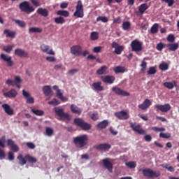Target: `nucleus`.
<instances>
[{"label": "nucleus", "mask_w": 179, "mask_h": 179, "mask_svg": "<svg viewBox=\"0 0 179 179\" xmlns=\"http://www.w3.org/2000/svg\"><path fill=\"white\" fill-rule=\"evenodd\" d=\"M90 38L92 41H96V40H99V32L93 31L90 34Z\"/></svg>", "instance_id": "nucleus-40"}, {"label": "nucleus", "mask_w": 179, "mask_h": 179, "mask_svg": "<svg viewBox=\"0 0 179 179\" xmlns=\"http://www.w3.org/2000/svg\"><path fill=\"white\" fill-rule=\"evenodd\" d=\"M113 71L115 73H124V72H126L127 69H125V67L117 66L113 69Z\"/></svg>", "instance_id": "nucleus-31"}, {"label": "nucleus", "mask_w": 179, "mask_h": 179, "mask_svg": "<svg viewBox=\"0 0 179 179\" xmlns=\"http://www.w3.org/2000/svg\"><path fill=\"white\" fill-rule=\"evenodd\" d=\"M22 83V78L20 77H15V80L8 79L6 81V85L8 86H17L18 89H20V83Z\"/></svg>", "instance_id": "nucleus-7"}, {"label": "nucleus", "mask_w": 179, "mask_h": 179, "mask_svg": "<svg viewBox=\"0 0 179 179\" xmlns=\"http://www.w3.org/2000/svg\"><path fill=\"white\" fill-rule=\"evenodd\" d=\"M31 111L36 115H40V116L41 115H44V111H43L41 110H34V109H32Z\"/></svg>", "instance_id": "nucleus-50"}, {"label": "nucleus", "mask_w": 179, "mask_h": 179, "mask_svg": "<svg viewBox=\"0 0 179 179\" xmlns=\"http://www.w3.org/2000/svg\"><path fill=\"white\" fill-rule=\"evenodd\" d=\"M45 59L48 62H55L57 61V59L52 56H48L45 57Z\"/></svg>", "instance_id": "nucleus-57"}, {"label": "nucleus", "mask_w": 179, "mask_h": 179, "mask_svg": "<svg viewBox=\"0 0 179 179\" xmlns=\"http://www.w3.org/2000/svg\"><path fill=\"white\" fill-rule=\"evenodd\" d=\"M148 9H149V6L146 3H144L139 6L138 12L141 13V15H143L145 11L148 10Z\"/></svg>", "instance_id": "nucleus-30"}, {"label": "nucleus", "mask_w": 179, "mask_h": 179, "mask_svg": "<svg viewBox=\"0 0 179 179\" xmlns=\"http://www.w3.org/2000/svg\"><path fill=\"white\" fill-rule=\"evenodd\" d=\"M162 2H165L166 3H168V6H173L174 5V0H162Z\"/></svg>", "instance_id": "nucleus-61"}, {"label": "nucleus", "mask_w": 179, "mask_h": 179, "mask_svg": "<svg viewBox=\"0 0 179 179\" xmlns=\"http://www.w3.org/2000/svg\"><path fill=\"white\" fill-rule=\"evenodd\" d=\"M25 159L29 162V163H36L37 159L34 158V157H31L29 155H25Z\"/></svg>", "instance_id": "nucleus-43"}, {"label": "nucleus", "mask_w": 179, "mask_h": 179, "mask_svg": "<svg viewBox=\"0 0 179 179\" xmlns=\"http://www.w3.org/2000/svg\"><path fill=\"white\" fill-rule=\"evenodd\" d=\"M141 71H146V66H148V63L145 61H143L141 64Z\"/></svg>", "instance_id": "nucleus-62"}, {"label": "nucleus", "mask_w": 179, "mask_h": 179, "mask_svg": "<svg viewBox=\"0 0 179 179\" xmlns=\"http://www.w3.org/2000/svg\"><path fill=\"white\" fill-rule=\"evenodd\" d=\"M71 54L80 57L82 55V47L79 45H73L70 49Z\"/></svg>", "instance_id": "nucleus-11"}, {"label": "nucleus", "mask_w": 179, "mask_h": 179, "mask_svg": "<svg viewBox=\"0 0 179 179\" xmlns=\"http://www.w3.org/2000/svg\"><path fill=\"white\" fill-rule=\"evenodd\" d=\"M73 16L75 17H83L85 16V13L83 11V3H82V1L79 0L77 2V5L76 6V11L73 13Z\"/></svg>", "instance_id": "nucleus-2"}, {"label": "nucleus", "mask_w": 179, "mask_h": 179, "mask_svg": "<svg viewBox=\"0 0 179 179\" xmlns=\"http://www.w3.org/2000/svg\"><path fill=\"white\" fill-rule=\"evenodd\" d=\"M4 34L6 35L7 37H15V32L10 31L8 29L4 30Z\"/></svg>", "instance_id": "nucleus-48"}, {"label": "nucleus", "mask_w": 179, "mask_h": 179, "mask_svg": "<svg viewBox=\"0 0 179 179\" xmlns=\"http://www.w3.org/2000/svg\"><path fill=\"white\" fill-rule=\"evenodd\" d=\"M102 50H103L102 46H96L93 48L92 51H93V52H95L97 54L99 52H101Z\"/></svg>", "instance_id": "nucleus-54"}, {"label": "nucleus", "mask_w": 179, "mask_h": 179, "mask_svg": "<svg viewBox=\"0 0 179 179\" xmlns=\"http://www.w3.org/2000/svg\"><path fill=\"white\" fill-rule=\"evenodd\" d=\"M96 149L99 150H108V149H111V145L108 143L99 144L96 145Z\"/></svg>", "instance_id": "nucleus-29"}, {"label": "nucleus", "mask_w": 179, "mask_h": 179, "mask_svg": "<svg viewBox=\"0 0 179 179\" xmlns=\"http://www.w3.org/2000/svg\"><path fill=\"white\" fill-rule=\"evenodd\" d=\"M131 47L132 51L139 52V51H142V42L136 39L131 42Z\"/></svg>", "instance_id": "nucleus-9"}, {"label": "nucleus", "mask_w": 179, "mask_h": 179, "mask_svg": "<svg viewBox=\"0 0 179 179\" xmlns=\"http://www.w3.org/2000/svg\"><path fill=\"white\" fill-rule=\"evenodd\" d=\"M165 47H166V44L163 43H159L157 45V50L158 51H162V50H163V48H164Z\"/></svg>", "instance_id": "nucleus-55"}, {"label": "nucleus", "mask_w": 179, "mask_h": 179, "mask_svg": "<svg viewBox=\"0 0 179 179\" xmlns=\"http://www.w3.org/2000/svg\"><path fill=\"white\" fill-rule=\"evenodd\" d=\"M155 107L157 110L162 111V113H167V111H170V110H171V106L169 103H166L164 105L157 104Z\"/></svg>", "instance_id": "nucleus-14"}, {"label": "nucleus", "mask_w": 179, "mask_h": 179, "mask_svg": "<svg viewBox=\"0 0 179 179\" xmlns=\"http://www.w3.org/2000/svg\"><path fill=\"white\" fill-rule=\"evenodd\" d=\"M37 13L38 15L44 16V17H47V16H48V10L45 8H38Z\"/></svg>", "instance_id": "nucleus-35"}, {"label": "nucleus", "mask_w": 179, "mask_h": 179, "mask_svg": "<svg viewBox=\"0 0 179 179\" xmlns=\"http://www.w3.org/2000/svg\"><path fill=\"white\" fill-rule=\"evenodd\" d=\"M43 92L45 94V96H48L49 97H51L52 94H54V92H52V90L51 89V86L50 85H45L43 87Z\"/></svg>", "instance_id": "nucleus-23"}, {"label": "nucleus", "mask_w": 179, "mask_h": 179, "mask_svg": "<svg viewBox=\"0 0 179 179\" xmlns=\"http://www.w3.org/2000/svg\"><path fill=\"white\" fill-rule=\"evenodd\" d=\"M167 47L169 51H177L178 50V43H170L167 45Z\"/></svg>", "instance_id": "nucleus-32"}, {"label": "nucleus", "mask_w": 179, "mask_h": 179, "mask_svg": "<svg viewBox=\"0 0 179 179\" xmlns=\"http://www.w3.org/2000/svg\"><path fill=\"white\" fill-rule=\"evenodd\" d=\"M143 174L148 178H153L155 177H159V176H160V172L154 171L150 169H145L143 170Z\"/></svg>", "instance_id": "nucleus-4"}, {"label": "nucleus", "mask_w": 179, "mask_h": 179, "mask_svg": "<svg viewBox=\"0 0 179 179\" xmlns=\"http://www.w3.org/2000/svg\"><path fill=\"white\" fill-rule=\"evenodd\" d=\"M8 146H10L11 150L13 152H19V146L15 144V142L10 139L8 140Z\"/></svg>", "instance_id": "nucleus-26"}, {"label": "nucleus", "mask_w": 179, "mask_h": 179, "mask_svg": "<svg viewBox=\"0 0 179 179\" xmlns=\"http://www.w3.org/2000/svg\"><path fill=\"white\" fill-rule=\"evenodd\" d=\"M151 106L152 101H150V99H146L141 104L138 105V108H141V110H148Z\"/></svg>", "instance_id": "nucleus-19"}, {"label": "nucleus", "mask_w": 179, "mask_h": 179, "mask_svg": "<svg viewBox=\"0 0 179 179\" xmlns=\"http://www.w3.org/2000/svg\"><path fill=\"white\" fill-rule=\"evenodd\" d=\"M41 50L42 52H45V54H48V55H55V52L48 45H46V44L41 45Z\"/></svg>", "instance_id": "nucleus-10"}, {"label": "nucleus", "mask_w": 179, "mask_h": 179, "mask_svg": "<svg viewBox=\"0 0 179 179\" xmlns=\"http://www.w3.org/2000/svg\"><path fill=\"white\" fill-rule=\"evenodd\" d=\"M53 89L54 90H55L56 96L57 97H58V99H59L60 100H62V101H64V102L68 101V98H66V96H64V94L62 93V91L59 90L58 86L54 85Z\"/></svg>", "instance_id": "nucleus-13"}, {"label": "nucleus", "mask_w": 179, "mask_h": 179, "mask_svg": "<svg viewBox=\"0 0 179 179\" xmlns=\"http://www.w3.org/2000/svg\"><path fill=\"white\" fill-rule=\"evenodd\" d=\"M150 31L153 34H155V33H157V31H159V24H154L153 26L151 27Z\"/></svg>", "instance_id": "nucleus-44"}, {"label": "nucleus", "mask_w": 179, "mask_h": 179, "mask_svg": "<svg viewBox=\"0 0 179 179\" xmlns=\"http://www.w3.org/2000/svg\"><path fill=\"white\" fill-rule=\"evenodd\" d=\"M131 127L134 132H137V134H139L140 135H145V134H146V131H145L139 124L131 123Z\"/></svg>", "instance_id": "nucleus-18"}, {"label": "nucleus", "mask_w": 179, "mask_h": 179, "mask_svg": "<svg viewBox=\"0 0 179 179\" xmlns=\"http://www.w3.org/2000/svg\"><path fill=\"white\" fill-rule=\"evenodd\" d=\"M123 30H129L131 29V23L129 21H126L122 23Z\"/></svg>", "instance_id": "nucleus-42"}, {"label": "nucleus", "mask_w": 179, "mask_h": 179, "mask_svg": "<svg viewBox=\"0 0 179 179\" xmlns=\"http://www.w3.org/2000/svg\"><path fill=\"white\" fill-rule=\"evenodd\" d=\"M171 136L170 135V133H160L159 134V137L160 138H164L165 139H169Z\"/></svg>", "instance_id": "nucleus-51"}, {"label": "nucleus", "mask_w": 179, "mask_h": 179, "mask_svg": "<svg viewBox=\"0 0 179 179\" xmlns=\"http://www.w3.org/2000/svg\"><path fill=\"white\" fill-rule=\"evenodd\" d=\"M102 162L103 163L104 167H106L110 173H113V163L110 162V159L106 158L105 159H103Z\"/></svg>", "instance_id": "nucleus-20"}, {"label": "nucleus", "mask_w": 179, "mask_h": 179, "mask_svg": "<svg viewBox=\"0 0 179 179\" xmlns=\"http://www.w3.org/2000/svg\"><path fill=\"white\" fill-rule=\"evenodd\" d=\"M92 89L96 92H102V90H104V88L101 86V82L94 83L92 84Z\"/></svg>", "instance_id": "nucleus-28"}, {"label": "nucleus", "mask_w": 179, "mask_h": 179, "mask_svg": "<svg viewBox=\"0 0 179 179\" xmlns=\"http://www.w3.org/2000/svg\"><path fill=\"white\" fill-rule=\"evenodd\" d=\"M57 15L59 16H64V17H68L69 16V12L65 10H59L57 11Z\"/></svg>", "instance_id": "nucleus-36"}, {"label": "nucleus", "mask_w": 179, "mask_h": 179, "mask_svg": "<svg viewBox=\"0 0 179 179\" xmlns=\"http://www.w3.org/2000/svg\"><path fill=\"white\" fill-rule=\"evenodd\" d=\"M167 41H169V43H174V41H176V37H174V35L173 34H169L167 36Z\"/></svg>", "instance_id": "nucleus-53"}, {"label": "nucleus", "mask_w": 179, "mask_h": 179, "mask_svg": "<svg viewBox=\"0 0 179 179\" xmlns=\"http://www.w3.org/2000/svg\"><path fill=\"white\" fill-rule=\"evenodd\" d=\"M55 22L57 24H64L65 23V19L63 17H57L55 18Z\"/></svg>", "instance_id": "nucleus-41"}, {"label": "nucleus", "mask_w": 179, "mask_h": 179, "mask_svg": "<svg viewBox=\"0 0 179 179\" xmlns=\"http://www.w3.org/2000/svg\"><path fill=\"white\" fill-rule=\"evenodd\" d=\"M159 68L161 71H167L169 69V63L163 62L159 64Z\"/></svg>", "instance_id": "nucleus-38"}, {"label": "nucleus", "mask_w": 179, "mask_h": 179, "mask_svg": "<svg viewBox=\"0 0 179 179\" xmlns=\"http://www.w3.org/2000/svg\"><path fill=\"white\" fill-rule=\"evenodd\" d=\"M48 104H50V106H58V104H59V102L58 101V100H57V99H53L52 101L48 102Z\"/></svg>", "instance_id": "nucleus-56"}, {"label": "nucleus", "mask_w": 179, "mask_h": 179, "mask_svg": "<svg viewBox=\"0 0 179 179\" xmlns=\"http://www.w3.org/2000/svg\"><path fill=\"white\" fill-rule=\"evenodd\" d=\"M43 31V29L37 27H32L29 29V33H41Z\"/></svg>", "instance_id": "nucleus-34"}, {"label": "nucleus", "mask_w": 179, "mask_h": 179, "mask_svg": "<svg viewBox=\"0 0 179 179\" xmlns=\"http://www.w3.org/2000/svg\"><path fill=\"white\" fill-rule=\"evenodd\" d=\"M112 90L115 93V94H117V96H129V93L128 92L123 90L118 87H113Z\"/></svg>", "instance_id": "nucleus-15"}, {"label": "nucleus", "mask_w": 179, "mask_h": 179, "mask_svg": "<svg viewBox=\"0 0 179 179\" xmlns=\"http://www.w3.org/2000/svg\"><path fill=\"white\" fill-rule=\"evenodd\" d=\"M17 159H19L20 164H21L22 166H24V164H26L27 162L26 159H24V158L23 157V155H18Z\"/></svg>", "instance_id": "nucleus-47"}, {"label": "nucleus", "mask_w": 179, "mask_h": 179, "mask_svg": "<svg viewBox=\"0 0 179 179\" xmlns=\"http://www.w3.org/2000/svg\"><path fill=\"white\" fill-rule=\"evenodd\" d=\"M55 113L58 115L61 120H65L69 121L71 120V116L68 113H64V109L60 108H55Z\"/></svg>", "instance_id": "nucleus-6"}, {"label": "nucleus", "mask_w": 179, "mask_h": 179, "mask_svg": "<svg viewBox=\"0 0 179 179\" xmlns=\"http://www.w3.org/2000/svg\"><path fill=\"white\" fill-rule=\"evenodd\" d=\"M74 124L77 125L78 127H80V128H82L84 131H89L90 128H92V126L90 124H88L83 121V120L80 118H76L74 120Z\"/></svg>", "instance_id": "nucleus-3"}, {"label": "nucleus", "mask_w": 179, "mask_h": 179, "mask_svg": "<svg viewBox=\"0 0 179 179\" xmlns=\"http://www.w3.org/2000/svg\"><path fill=\"white\" fill-rule=\"evenodd\" d=\"M107 125H108V121L107 120H103L102 122H101L98 125V128L99 129H103V128H106Z\"/></svg>", "instance_id": "nucleus-39"}, {"label": "nucleus", "mask_w": 179, "mask_h": 179, "mask_svg": "<svg viewBox=\"0 0 179 179\" xmlns=\"http://www.w3.org/2000/svg\"><path fill=\"white\" fill-rule=\"evenodd\" d=\"M89 136L86 134L78 136L73 138V142L77 148H84L87 145Z\"/></svg>", "instance_id": "nucleus-1"}, {"label": "nucleus", "mask_w": 179, "mask_h": 179, "mask_svg": "<svg viewBox=\"0 0 179 179\" xmlns=\"http://www.w3.org/2000/svg\"><path fill=\"white\" fill-rule=\"evenodd\" d=\"M112 47L113 48H115V52L118 55H120V54H121V52H122V51L124 50V46L118 45V43H117V42H113L112 43Z\"/></svg>", "instance_id": "nucleus-24"}, {"label": "nucleus", "mask_w": 179, "mask_h": 179, "mask_svg": "<svg viewBox=\"0 0 179 179\" xmlns=\"http://www.w3.org/2000/svg\"><path fill=\"white\" fill-rule=\"evenodd\" d=\"M27 146H28L29 149H34L36 148V145L33 143H27Z\"/></svg>", "instance_id": "nucleus-64"}, {"label": "nucleus", "mask_w": 179, "mask_h": 179, "mask_svg": "<svg viewBox=\"0 0 179 179\" xmlns=\"http://www.w3.org/2000/svg\"><path fill=\"white\" fill-rule=\"evenodd\" d=\"M125 164L129 169H135V167H136V162H127L125 163Z\"/></svg>", "instance_id": "nucleus-46"}, {"label": "nucleus", "mask_w": 179, "mask_h": 179, "mask_svg": "<svg viewBox=\"0 0 179 179\" xmlns=\"http://www.w3.org/2000/svg\"><path fill=\"white\" fill-rule=\"evenodd\" d=\"M101 80L103 83H108V85H113L115 80L114 76H103L101 77Z\"/></svg>", "instance_id": "nucleus-17"}, {"label": "nucleus", "mask_w": 179, "mask_h": 179, "mask_svg": "<svg viewBox=\"0 0 179 179\" xmlns=\"http://www.w3.org/2000/svg\"><path fill=\"white\" fill-rule=\"evenodd\" d=\"M0 146H1V148H5V136L0 138Z\"/></svg>", "instance_id": "nucleus-63"}, {"label": "nucleus", "mask_w": 179, "mask_h": 179, "mask_svg": "<svg viewBox=\"0 0 179 179\" xmlns=\"http://www.w3.org/2000/svg\"><path fill=\"white\" fill-rule=\"evenodd\" d=\"M20 8L22 12H26L27 13H31V12H34V8L32 6H30V3L27 1L21 3Z\"/></svg>", "instance_id": "nucleus-5"}, {"label": "nucleus", "mask_w": 179, "mask_h": 179, "mask_svg": "<svg viewBox=\"0 0 179 179\" xmlns=\"http://www.w3.org/2000/svg\"><path fill=\"white\" fill-rule=\"evenodd\" d=\"M152 131H155V132H161V134L162 132H164V131H166V129L164 127H154L152 128Z\"/></svg>", "instance_id": "nucleus-49"}, {"label": "nucleus", "mask_w": 179, "mask_h": 179, "mask_svg": "<svg viewBox=\"0 0 179 179\" xmlns=\"http://www.w3.org/2000/svg\"><path fill=\"white\" fill-rule=\"evenodd\" d=\"M71 110L72 113H73L74 114H80L82 113V110H80L79 108H78L75 105L71 106Z\"/></svg>", "instance_id": "nucleus-37"}, {"label": "nucleus", "mask_w": 179, "mask_h": 179, "mask_svg": "<svg viewBox=\"0 0 179 179\" xmlns=\"http://www.w3.org/2000/svg\"><path fill=\"white\" fill-rule=\"evenodd\" d=\"M2 107L4 109L6 114H8V115H13L14 114L13 108H10V106H9L8 104L4 103L2 105Z\"/></svg>", "instance_id": "nucleus-25"}, {"label": "nucleus", "mask_w": 179, "mask_h": 179, "mask_svg": "<svg viewBox=\"0 0 179 179\" xmlns=\"http://www.w3.org/2000/svg\"><path fill=\"white\" fill-rule=\"evenodd\" d=\"M52 134H54V130H52V128L47 127L46 128V135H48V136H51L52 135Z\"/></svg>", "instance_id": "nucleus-58"}, {"label": "nucleus", "mask_w": 179, "mask_h": 179, "mask_svg": "<svg viewBox=\"0 0 179 179\" xmlns=\"http://www.w3.org/2000/svg\"><path fill=\"white\" fill-rule=\"evenodd\" d=\"M13 48V45H7V46H5V47L3 48V50H4L6 52L9 53V52H10V51H12Z\"/></svg>", "instance_id": "nucleus-59"}, {"label": "nucleus", "mask_w": 179, "mask_h": 179, "mask_svg": "<svg viewBox=\"0 0 179 179\" xmlns=\"http://www.w3.org/2000/svg\"><path fill=\"white\" fill-rule=\"evenodd\" d=\"M8 89L4 88L2 90L3 94L4 97H9L10 99H15V97H16V96H17V91L12 89L10 91H8Z\"/></svg>", "instance_id": "nucleus-8"}, {"label": "nucleus", "mask_w": 179, "mask_h": 179, "mask_svg": "<svg viewBox=\"0 0 179 179\" xmlns=\"http://www.w3.org/2000/svg\"><path fill=\"white\" fill-rule=\"evenodd\" d=\"M1 59L7 64L8 66H13V61L12 60V57L6 55L1 54Z\"/></svg>", "instance_id": "nucleus-16"}, {"label": "nucleus", "mask_w": 179, "mask_h": 179, "mask_svg": "<svg viewBox=\"0 0 179 179\" xmlns=\"http://www.w3.org/2000/svg\"><path fill=\"white\" fill-rule=\"evenodd\" d=\"M155 73H156V68L155 67H150L148 71V75H155Z\"/></svg>", "instance_id": "nucleus-60"}, {"label": "nucleus", "mask_w": 179, "mask_h": 179, "mask_svg": "<svg viewBox=\"0 0 179 179\" xmlns=\"http://www.w3.org/2000/svg\"><path fill=\"white\" fill-rule=\"evenodd\" d=\"M15 55H17V57H21L22 58H29V53L22 49H16L15 50Z\"/></svg>", "instance_id": "nucleus-22"}, {"label": "nucleus", "mask_w": 179, "mask_h": 179, "mask_svg": "<svg viewBox=\"0 0 179 179\" xmlns=\"http://www.w3.org/2000/svg\"><path fill=\"white\" fill-rule=\"evenodd\" d=\"M22 95L26 100V103H27L28 104H34V98L31 96L30 92L26 91L25 90H23Z\"/></svg>", "instance_id": "nucleus-12"}, {"label": "nucleus", "mask_w": 179, "mask_h": 179, "mask_svg": "<svg viewBox=\"0 0 179 179\" xmlns=\"http://www.w3.org/2000/svg\"><path fill=\"white\" fill-rule=\"evenodd\" d=\"M176 85V81L173 80L171 82H165L164 83V87L166 89H174V86Z\"/></svg>", "instance_id": "nucleus-33"}, {"label": "nucleus", "mask_w": 179, "mask_h": 179, "mask_svg": "<svg viewBox=\"0 0 179 179\" xmlns=\"http://www.w3.org/2000/svg\"><path fill=\"white\" fill-rule=\"evenodd\" d=\"M15 23L20 26V27H25L26 22L24 21H20L19 20H15Z\"/></svg>", "instance_id": "nucleus-52"}, {"label": "nucleus", "mask_w": 179, "mask_h": 179, "mask_svg": "<svg viewBox=\"0 0 179 179\" xmlns=\"http://www.w3.org/2000/svg\"><path fill=\"white\" fill-rule=\"evenodd\" d=\"M96 22H103V23H107V22H108V17L99 16L96 18Z\"/></svg>", "instance_id": "nucleus-45"}, {"label": "nucleus", "mask_w": 179, "mask_h": 179, "mask_svg": "<svg viewBox=\"0 0 179 179\" xmlns=\"http://www.w3.org/2000/svg\"><path fill=\"white\" fill-rule=\"evenodd\" d=\"M110 71L107 66H102L100 69L96 71L98 75H107Z\"/></svg>", "instance_id": "nucleus-27"}, {"label": "nucleus", "mask_w": 179, "mask_h": 179, "mask_svg": "<svg viewBox=\"0 0 179 179\" xmlns=\"http://www.w3.org/2000/svg\"><path fill=\"white\" fill-rule=\"evenodd\" d=\"M115 115L119 120H128L129 118V114L125 111L117 112L115 113Z\"/></svg>", "instance_id": "nucleus-21"}]
</instances>
